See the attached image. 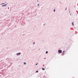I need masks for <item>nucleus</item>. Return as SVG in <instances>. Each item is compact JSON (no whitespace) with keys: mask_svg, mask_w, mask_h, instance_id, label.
<instances>
[{"mask_svg":"<svg viewBox=\"0 0 78 78\" xmlns=\"http://www.w3.org/2000/svg\"><path fill=\"white\" fill-rule=\"evenodd\" d=\"M8 3H7L6 4H4V5H2V7H5V6H6V5H8Z\"/></svg>","mask_w":78,"mask_h":78,"instance_id":"1","label":"nucleus"},{"mask_svg":"<svg viewBox=\"0 0 78 78\" xmlns=\"http://www.w3.org/2000/svg\"><path fill=\"white\" fill-rule=\"evenodd\" d=\"M58 52L59 53H62V50H59L58 51Z\"/></svg>","mask_w":78,"mask_h":78,"instance_id":"2","label":"nucleus"},{"mask_svg":"<svg viewBox=\"0 0 78 78\" xmlns=\"http://www.w3.org/2000/svg\"><path fill=\"white\" fill-rule=\"evenodd\" d=\"M21 54V53H17L16 54V55H17V56H18V55H20Z\"/></svg>","mask_w":78,"mask_h":78,"instance_id":"3","label":"nucleus"},{"mask_svg":"<svg viewBox=\"0 0 78 78\" xmlns=\"http://www.w3.org/2000/svg\"><path fill=\"white\" fill-rule=\"evenodd\" d=\"M5 3H2L1 5H3V4H5Z\"/></svg>","mask_w":78,"mask_h":78,"instance_id":"4","label":"nucleus"},{"mask_svg":"<svg viewBox=\"0 0 78 78\" xmlns=\"http://www.w3.org/2000/svg\"><path fill=\"white\" fill-rule=\"evenodd\" d=\"M72 25H73H73H74V24H73V22H72Z\"/></svg>","mask_w":78,"mask_h":78,"instance_id":"5","label":"nucleus"},{"mask_svg":"<svg viewBox=\"0 0 78 78\" xmlns=\"http://www.w3.org/2000/svg\"><path fill=\"white\" fill-rule=\"evenodd\" d=\"M46 54H47V53H48V51H46Z\"/></svg>","mask_w":78,"mask_h":78,"instance_id":"6","label":"nucleus"},{"mask_svg":"<svg viewBox=\"0 0 78 78\" xmlns=\"http://www.w3.org/2000/svg\"><path fill=\"white\" fill-rule=\"evenodd\" d=\"M42 70H45V68H42Z\"/></svg>","mask_w":78,"mask_h":78,"instance_id":"7","label":"nucleus"},{"mask_svg":"<svg viewBox=\"0 0 78 78\" xmlns=\"http://www.w3.org/2000/svg\"><path fill=\"white\" fill-rule=\"evenodd\" d=\"M38 71H36V73H38Z\"/></svg>","mask_w":78,"mask_h":78,"instance_id":"8","label":"nucleus"},{"mask_svg":"<svg viewBox=\"0 0 78 78\" xmlns=\"http://www.w3.org/2000/svg\"><path fill=\"white\" fill-rule=\"evenodd\" d=\"M24 64L25 65H26V63L25 62H24Z\"/></svg>","mask_w":78,"mask_h":78,"instance_id":"9","label":"nucleus"},{"mask_svg":"<svg viewBox=\"0 0 78 78\" xmlns=\"http://www.w3.org/2000/svg\"><path fill=\"white\" fill-rule=\"evenodd\" d=\"M55 9H54L53 11L54 12H55Z\"/></svg>","mask_w":78,"mask_h":78,"instance_id":"10","label":"nucleus"},{"mask_svg":"<svg viewBox=\"0 0 78 78\" xmlns=\"http://www.w3.org/2000/svg\"><path fill=\"white\" fill-rule=\"evenodd\" d=\"M33 44H35V42H34L33 43Z\"/></svg>","mask_w":78,"mask_h":78,"instance_id":"11","label":"nucleus"},{"mask_svg":"<svg viewBox=\"0 0 78 78\" xmlns=\"http://www.w3.org/2000/svg\"><path fill=\"white\" fill-rule=\"evenodd\" d=\"M37 6H39V4H37Z\"/></svg>","mask_w":78,"mask_h":78,"instance_id":"12","label":"nucleus"},{"mask_svg":"<svg viewBox=\"0 0 78 78\" xmlns=\"http://www.w3.org/2000/svg\"><path fill=\"white\" fill-rule=\"evenodd\" d=\"M65 10H66H66H67V8H66Z\"/></svg>","mask_w":78,"mask_h":78,"instance_id":"13","label":"nucleus"},{"mask_svg":"<svg viewBox=\"0 0 78 78\" xmlns=\"http://www.w3.org/2000/svg\"><path fill=\"white\" fill-rule=\"evenodd\" d=\"M62 55H64V52L62 53Z\"/></svg>","mask_w":78,"mask_h":78,"instance_id":"14","label":"nucleus"},{"mask_svg":"<svg viewBox=\"0 0 78 78\" xmlns=\"http://www.w3.org/2000/svg\"><path fill=\"white\" fill-rule=\"evenodd\" d=\"M64 52H65V51H63V53H64Z\"/></svg>","mask_w":78,"mask_h":78,"instance_id":"15","label":"nucleus"},{"mask_svg":"<svg viewBox=\"0 0 78 78\" xmlns=\"http://www.w3.org/2000/svg\"><path fill=\"white\" fill-rule=\"evenodd\" d=\"M38 50H40V48L38 49Z\"/></svg>","mask_w":78,"mask_h":78,"instance_id":"16","label":"nucleus"},{"mask_svg":"<svg viewBox=\"0 0 78 78\" xmlns=\"http://www.w3.org/2000/svg\"><path fill=\"white\" fill-rule=\"evenodd\" d=\"M37 64H38L37 63V64H36V66H37Z\"/></svg>","mask_w":78,"mask_h":78,"instance_id":"17","label":"nucleus"},{"mask_svg":"<svg viewBox=\"0 0 78 78\" xmlns=\"http://www.w3.org/2000/svg\"><path fill=\"white\" fill-rule=\"evenodd\" d=\"M9 9V7L8 8V9Z\"/></svg>","mask_w":78,"mask_h":78,"instance_id":"18","label":"nucleus"},{"mask_svg":"<svg viewBox=\"0 0 78 78\" xmlns=\"http://www.w3.org/2000/svg\"><path fill=\"white\" fill-rule=\"evenodd\" d=\"M37 2H39V0H37Z\"/></svg>","mask_w":78,"mask_h":78,"instance_id":"19","label":"nucleus"},{"mask_svg":"<svg viewBox=\"0 0 78 78\" xmlns=\"http://www.w3.org/2000/svg\"><path fill=\"white\" fill-rule=\"evenodd\" d=\"M69 12L70 13V11H69Z\"/></svg>","mask_w":78,"mask_h":78,"instance_id":"20","label":"nucleus"},{"mask_svg":"<svg viewBox=\"0 0 78 78\" xmlns=\"http://www.w3.org/2000/svg\"><path fill=\"white\" fill-rule=\"evenodd\" d=\"M70 15V16H71L72 15L71 14Z\"/></svg>","mask_w":78,"mask_h":78,"instance_id":"21","label":"nucleus"},{"mask_svg":"<svg viewBox=\"0 0 78 78\" xmlns=\"http://www.w3.org/2000/svg\"><path fill=\"white\" fill-rule=\"evenodd\" d=\"M78 12H77V14H78Z\"/></svg>","mask_w":78,"mask_h":78,"instance_id":"22","label":"nucleus"}]
</instances>
